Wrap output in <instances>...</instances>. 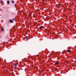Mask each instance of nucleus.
<instances>
[{"mask_svg":"<svg viewBox=\"0 0 76 76\" xmlns=\"http://www.w3.org/2000/svg\"><path fill=\"white\" fill-rule=\"evenodd\" d=\"M7 4H9L10 3V1H7Z\"/></svg>","mask_w":76,"mask_h":76,"instance_id":"5","label":"nucleus"},{"mask_svg":"<svg viewBox=\"0 0 76 76\" xmlns=\"http://www.w3.org/2000/svg\"><path fill=\"white\" fill-rule=\"evenodd\" d=\"M12 20H15V18H13V19H12Z\"/></svg>","mask_w":76,"mask_h":76,"instance_id":"9","label":"nucleus"},{"mask_svg":"<svg viewBox=\"0 0 76 76\" xmlns=\"http://www.w3.org/2000/svg\"><path fill=\"white\" fill-rule=\"evenodd\" d=\"M1 30L2 32H3L4 31V28H3L2 27H1Z\"/></svg>","mask_w":76,"mask_h":76,"instance_id":"2","label":"nucleus"},{"mask_svg":"<svg viewBox=\"0 0 76 76\" xmlns=\"http://www.w3.org/2000/svg\"><path fill=\"white\" fill-rule=\"evenodd\" d=\"M44 27V26H40L39 27V29H42V28H43Z\"/></svg>","mask_w":76,"mask_h":76,"instance_id":"4","label":"nucleus"},{"mask_svg":"<svg viewBox=\"0 0 76 76\" xmlns=\"http://www.w3.org/2000/svg\"><path fill=\"white\" fill-rule=\"evenodd\" d=\"M59 8H60V7H58V9H59Z\"/></svg>","mask_w":76,"mask_h":76,"instance_id":"12","label":"nucleus"},{"mask_svg":"<svg viewBox=\"0 0 76 76\" xmlns=\"http://www.w3.org/2000/svg\"><path fill=\"white\" fill-rule=\"evenodd\" d=\"M10 22H11V23H13V20H10Z\"/></svg>","mask_w":76,"mask_h":76,"instance_id":"3","label":"nucleus"},{"mask_svg":"<svg viewBox=\"0 0 76 76\" xmlns=\"http://www.w3.org/2000/svg\"><path fill=\"white\" fill-rule=\"evenodd\" d=\"M70 50H67V52H68V53H70Z\"/></svg>","mask_w":76,"mask_h":76,"instance_id":"6","label":"nucleus"},{"mask_svg":"<svg viewBox=\"0 0 76 76\" xmlns=\"http://www.w3.org/2000/svg\"><path fill=\"white\" fill-rule=\"evenodd\" d=\"M28 38V36H26L25 37V38Z\"/></svg>","mask_w":76,"mask_h":76,"instance_id":"10","label":"nucleus"},{"mask_svg":"<svg viewBox=\"0 0 76 76\" xmlns=\"http://www.w3.org/2000/svg\"><path fill=\"white\" fill-rule=\"evenodd\" d=\"M57 38H56V39H57Z\"/></svg>","mask_w":76,"mask_h":76,"instance_id":"13","label":"nucleus"},{"mask_svg":"<svg viewBox=\"0 0 76 76\" xmlns=\"http://www.w3.org/2000/svg\"><path fill=\"white\" fill-rule=\"evenodd\" d=\"M58 64V62H56L55 63V65H57V64Z\"/></svg>","mask_w":76,"mask_h":76,"instance_id":"7","label":"nucleus"},{"mask_svg":"<svg viewBox=\"0 0 76 76\" xmlns=\"http://www.w3.org/2000/svg\"><path fill=\"white\" fill-rule=\"evenodd\" d=\"M13 64L14 66H15V67H16V66H18V65L14 63Z\"/></svg>","mask_w":76,"mask_h":76,"instance_id":"1","label":"nucleus"},{"mask_svg":"<svg viewBox=\"0 0 76 76\" xmlns=\"http://www.w3.org/2000/svg\"><path fill=\"white\" fill-rule=\"evenodd\" d=\"M12 3H14V1H12Z\"/></svg>","mask_w":76,"mask_h":76,"instance_id":"8","label":"nucleus"},{"mask_svg":"<svg viewBox=\"0 0 76 76\" xmlns=\"http://www.w3.org/2000/svg\"><path fill=\"white\" fill-rule=\"evenodd\" d=\"M2 2H3V1H0V3H2Z\"/></svg>","mask_w":76,"mask_h":76,"instance_id":"11","label":"nucleus"}]
</instances>
